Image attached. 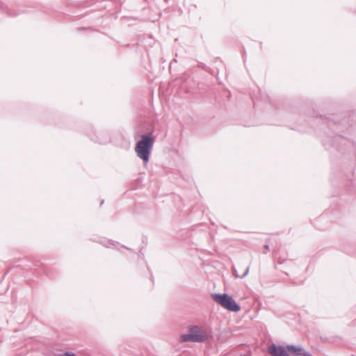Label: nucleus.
I'll use <instances>...</instances> for the list:
<instances>
[{
	"instance_id": "nucleus-1",
	"label": "nucleus",
	"mask_w": 356,
	"mask_h": 356,
	"mask_svg": "<svg viewBox=\"0 0 356 356\" xmlns=\"http://www.w3.org/2000/svg\"><path fill=\"white\" fill-rule=\"evenodd\" d=\"M140 138L141 139L136 145L135 152L143 163L147 164L154 146V138L152 133L143 134Z\"/></svg>"
},
{
	"instance_id": "nucleus-2",
	"label": "nucleus",
	"mask_w": 356,
	"mask_h": 356,
	"mask_svg": "<svg viewBox=\"0 0 356 356\" xmlns=\"http://www.w3.org/2000/svg\"><path fill=\"white\" fill-rule=\"evenodd\" d=\"M212 299L224 309L232 312H238L241 309L240 305L227 293H213Z\"/></svg>"
},
{
	"instance_id": "nucleus-3",
	"label": "nucleus",
	"mask_w": 356,
	"mask_h": 356,
	"mask_svg": "<svg viewBox=\"0 0 356 356\" xmlns=\"http://www.w3.org/2000/svg\"><path fill=\"white\" fill-rule=\"evenodd\" d=\"M190 330L193 334L194 342H204L209 337L207 332L197 326H193Z\"/></svg>"
},
{
	"instance_id": "nucleus-4",
	"label": "nucleus",
	"mask_w": 356,
	"mask_h": 356,
	"mask_svg": "<svg viewBox=\"0 0 356 356\" xmlns=\"http://www.w3.org/2000/svg\"><path fill=\"white\" fill-rule=\"evenodd\" d=\"M268 353L271 356H289L285 347L272 344L268 348Z\"/></svg>"
},
{
	"instance_id": "nucleus-5",
	"label": "nucleus",
	"mask_w": 356,
	"mask_h": 356,
	"mask_svg": "<svg viewBox=\"0 0 356 356\" xmlns=\"http://www.w3.org/2000/svg\"><path fill=\"white\" fill-rule=\"evenodd\" d=\"M287 350L294 355H303L306 353V351L302 348L301 347L293 346V345H288L286 346Z\"/></svg>"
},
{
	"instance_id": "nucleus-6",
	"label": "nucleus",
	"mask_w": 356,
	"mask_h": 356,
	"mask_svg": "<svg viewBox=\"0 0 356 356\" xmlns=\"http://www.w3.org/2000/svg\"><path fill=\"white\" fill-rule=\"evenodd\" d=\"M181 340L183 341H193L194 342L193 334L190 330L188 334L181 335Z\"/></svg>"
},
{
	"instance_id": "nucleus-7",
	"label": "nucleus",
	"mask_w": 356,
	"mask_h": 356,
	"mask_svg": "<svg viewBox=\"0 0 356 356\" xmlns=\"http://www.w3.org/2000/svg\"><path fill=\"white\" fill-rule=\"evenodd\" d=\"M249 270H250V267L248 266L246 268L245 272L243 273V274H242L241 275H238L236 270H234V275L237 278H243V277H245V276L248 275V274L249 273Z\"/></svg>"
},
{
	"instance_id": "nucleus-8",
	"label": "nucleus",
	"mask_w": 356,
	"mask_h": 356,
	"mask_svg": "<svg viewBox=\"0 0 356 356\" xmlns=\"http://www.w3.org/2000/svg\"><path fill=\"white\" fill-rule=\"evenodd\" d=\"M65 356H76L74 353L66 352Z\"/></svg>"
},
{
	"instance_id": "nucleus-9",
	"label": "nucleus",
	"mask_w": 356,
	"mask_h": 356,
	"mask_svg": "<svg viewBox=\"0 0 356 356\" xmlns=\"http://www.w3.org/2000/svg\"><path fill=\"white\" fill-rule=\"evenodd\" d=\"M304 356H313V355H311L309 353L306 352V353L304 354Z\"/></svg>"
}]
</instances>
